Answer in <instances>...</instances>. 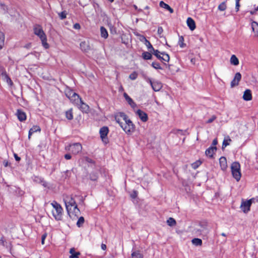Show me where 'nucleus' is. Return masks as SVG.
Here are the masks:
<instances>
[{"label": "nucleus", "instance_id": "nucleus-37", "mask_svg": "<svg viewBox=\"0 0 258 258\" xmlns=\"http://www.w3.org/2000/svg\"><path fill=\"white\" fill-rule=\"evenodd\" d=\"M231 140L228 137L227 139H225L223 142L222 144V149H223L224 148H225L227 146L229 145V142H231Z\"/></svg>", "mask_w": 258, "mask_h": 258}, {"label": "nucleus", "instance_id": "nucleus-21", "mask_svg": "<svg viewBox=\"0 0 258 258\" xmlns=\"http://www.w3.org/2000/svg\"><path fill=\"white\" fill-rule=\"evenodd\" d=\"M70 253L71 255L69 256V258H79V256L81 255V253L80 252H76L75 251V248H72L70 250Z\"/></svg>", "mask_w": 258, "mask_h": 258}, {"label": "nucleus", "instance_id": "nucleus-24", "mask_svg": "<svg viewBox=\"0 0 258 258\" xmlns=\"http://www.w3.org/2000/svg\"><path fill=\"white\" fill-rule=\"evenodd\" d=\"M230 62L231 64L237 66L239 64V60L236 56L234 54L232 55L230 57Z\"/></svg>", "mask_w": 258, "mask_h": 258}, {"label": "nucleus", "instance_id": "nucleus-34", "mask_svg": "<svg viewBox=\"0 0 258 258\" xmlns=\"http://www.w3.org/2000/svg\"><path fill=\"white\" fill-rule=\"evenodd\" d=\"M167 223L169 226H173L176 225V221L173 218L170 217L167 220Z\"/></svg>", "mask_w": 258, "mask_h": 258}, {"label": "nucleus", "instance_id": "nucleus-11", "mask_svg": "<svg viewBox=\"0 0 258 258\" xmlns=\"http://www.w3.org/2000/svg\"><path fill=\"white\" fill-rule=\"evenodd\" d=\"M149 81L152 89L156 92L160 91L162 88V84L159 81H152L151 79H149Z\"/></svg>", "mask_w": 258, "mask_h": 258}, {"label": "nucleus", "instance_id": "nucleus-2", "mask_svg": "<svg viewBox=\"0 0 258 258\" xmlns=\"http://www.w3.org/2000/svg\"><path fill=\"white\" fill-rule=\"evenodd\" d=\"M63 200L69 216L71 218L78 217L80 214V211L78 208L75 199L72 196L66 195L63 196Z\"/></svg>", "mask_w": 258, "mask_h": 258}, {"label": "nucleus", "instance_id": "nucleus-31", "mask_svg": "<svg viewBox=\"0 0 258 258\" xmlns=\"http://www.w3.org/2000/svg\"><path fill=\"white\" fill-rule=\"evenodd\" d=\"M161 54L163 55L161 56L160 60L165 61L166 62H168L170 59L169 55L168 54L165 53V52H161Z\"/></svg>", "mask_w": 258, "mask_h": 258}, {"label": "nucleus", "instance_id": "nucleus-62", "mask_svg": "<svg viewBox=\"0 0 258 258\" xmlns=\"http://www.w3.org/2000/svg\"><path fill=\"white\" fill-rule=\"evenodd\" d=\"M101 248L103 250H105L106 249V245L105 244H101Z\"/></svg>", "mask_w": 258, "mask_h": 258}, {"label": "nucleus", "instance_id": "nucleus-56", "mask_svg": "<svg viewBox=\"0 0 258 258\" xmlns=\"http://www.w3.org/2000/svg\"><path fill=\"white\" fill-rule=\"evenodd\" d=\"M239 7H240V4H239V3H236L235 9L236 10V12H238L239 11Z\"/></svg>", "mask_w": 258, "mask_h": 258}, {"label": "nucleus", "instance_id": "nucleus-49", "mask_svg": "<svg viewBox=\"0 0 258 258\" xmlns=\"http://www.w3.org/2000/svg\"><path fill=\"white\" fill-rule=\"evenodd\" d=\"M97 177H98V176L96 174L93 173L90 175V179L92 180H93V181L96 180L97 179Z\"/></svg>", "mask_w": 258, "mask_h": 258}, {"label": "nucleus", "instance_id": "nucleus-38", "mask_svg": "<svg viewBox=\"0 0 258 258\" xmlns=\"http://www.w3.org/2000/svg\"><path fill=\"white\" fill-rule=\"evenodd\" d=\"M84 223V217H80L78 221H77V225L79 227H80L81 226H82V225L83 224V223Z\"/></svg>", "mask_w": 258, "mask_h": 258}, {"label": "nucleus", "instance_id": "nucleus-63", "mask_svg": "<svg viewBox=\"0 0 258 258\" xmlns=\"http://www.w3.org/2000/svg\"><path fill=\"white\" fill-rule=\"evenodd\" d=\"M86 160L87 162H89V163L93 162L92 160L90 159V158H88V157L86 158Z\"/></svg>", "mask_w": 258, "mask_h": 258}, {"label": "nucleus", "instance_id": "nucleus-26", "mask_svg": "<svg viewBox=\"0 0 258 258\" xmlns=\"http://www.w3.org/2000/svg\"><path fill=\"white\" fill-rule=\"evenodd\" d=\"M100 33L102 37L106 39L108 37V34L107 30L103 26L100 28Z\"/></svg>", "mask_w": 258, "mask_h": 258}, {"label": "nucleus", "instance_id": "nucleus-36", "mask_svg": "<svg viewBox=\"0 0 258 258\" xmlns=\"http://www.w3.org/2000/svg\"><path fill=\"white\" fill-rule=\"evenodd\" d=\"M145 44L147 47L149 51L152 52L154 49L150 41H148V40H146V42H145Z\"/></svg>", "mask_w": 258, "mask_h": 258}, {"label": "nucleus", "instance_id": "nucleus-9", "mask_svg": "<svg viewBox=\"0 0 258 258\" xmlns=\"http://www.w3.org/2000/svg\"><path fill=\"white\" fill-rule=\"evenodd\" d=\"M109 130L107 126H103L101 127L99 133L100 135V137L102 140V141L107 143V138L106 136L108 134Z\"/></svg>", "mask_w": 258, "mask_h": 258}, {"label": "nucleus", "instance_id": "nucleus-55", "mask_svg": "<svg viewBox=\"0 0 258 258\" xmlns=\"http://www.w3.org/2000/svg\"><path fill=\"white\" fill-rule=\"evenodd\" d=\"M137 196V192L136 191H134L133 194L131 195V197L132 198L135 199Z\"/></svg>", "mask_w": 258, "mask_h": 258}, {"label": "nucleus", "instance_id": "nucleus-28", "mask_svg": "<svg viewBox=\"0 0 258 258\" xmlns=\"http://www.w3.org/2000/svg\"><path fill=\"white\" fill-rule=\"evenodd\" d=\"M132 257L133 258H143V255L139 251H136L132 252Z\"/></svg>", "mask_w": 258, "mask_h": 258}, {"label": "nucleus", "instance_id": "nucleus-29", "mask_svg": "<svg viewBox=\"0 0 258 258\" xmlns=\"http://www.w3.org/2000/svg\"><path fill=\"white\" fill-rule=\"evenodd\" d=\"M142 57L145 60L151 59L152 58V54L149 52H144L142 53Z\"/></svg>", "mask_w": 258, "mask_h": 258}, {"label": "nucleus", "instance_id": "nucleus-22", "mask_svg": "<svg viewBox=\"0 0 258 258\" xmlns=\"http://www.w3.org/2000/svg\"><path fill=\"white\" fill-rule=\"evenodd\" d=\"M40 130H41L39 126L34 125L32 128H31L30 129V130L29 131L28 139H30L31 136L33 133H34L37 131L40 132Z\"/></svg>", "mask_w": 258, "mask_h": 258}, {"label": "nucleus", "instance_id": "nucleus-20", "mask_svg": "<svg viewBox=\"0 0 258 258\" xmlns=\"http://www.w3.org/2000/svg\"><path fill=\"white\" fill-rule=\"evenodd\" d=\"M243 99L245 101H249L252 99V95L251 91L249 89H246L243 93Z\"/></svg>", "mask_w": 258, "mask_h": 258}, {"label": "nucleus", "instance_id": "nucleus-52", "mask_svg": "<svg viewBox=\"0 0 258 258\" xmlns=\"http://www.w3.org/2000/svg\"><path fill=\"white\" fill-rule=\"evenodd\" d=\"M0 7L4 11H5L6 10H7V6L4 4H3L2 3H0Z\"/></svg>", "mask_w": 258, "mask_h": 258}, {"label": "nucleus", "instance_id": "nucleus-59", "mask_svg": "<svg viewBox=\"0 0 258 258\" xmlns=\"http://www.w3.org/2000/svg\"><path fill=\"white\" fill-rule=\"evenodd\" d=\"M217 144H218L217 140L216 139H214V140L213 141L212 145H213V146H216Z\"/></svg>", "mask_w": 258, "mask_h": 258}, {"label": "nucleus", "instance_id": "nucleus-3", "mask_svg": "<svg viewBox=\"0 0 258 258\" xmlns=\"http://www.w3.org/2000/svg\"><path fill=\"white\" fill-rule=\"evenodd\" d=\"M34 33L40 39L42 46L45 48H49V45L47 42L46 35L43 31L41 26L39 25H35L34 27Z\"/></svg>", "mask_w": 258, "mask_h": 258}, {"label": "nucleus", "instance_id": "nucleus-33", "mask_svg": "<svg viewBox=\"0 0 258 258\" xmlns=\"http://www.w3.org/2000/svg\"><path fill=\"white\" fill-rule=\"evenodd\" d=\"M178 43L181 48L185 47L186 44L184 43V38L182 36L179 37Z\"/></svg>", "mask_w": 258, "mask_h": 258}, {"label": "nucleus", "instance_id": "nucleus-14", "mask_svg": "<svg viewBox=\"0 0 258 258\" xmlns=\"http://www.w3.org/2000/svg\"><path fill=\"white\" fill-rule=\"evenodd\" d=\"M70 100L73 103L78 106L80 105V103L82 102V99L80 97L79 95L76 93L73 94V96H72Z\"/></svg>", "mask_w": 258, "mask_h": 258}, {"label": "nucleus", "instance_id": "nucleus-47", "mask_svg": "<svg viewBox=\"0 0 258 258\" xmlns=\"http://www.w3.org/2000/svg\"><path fill=\"white\" fill-rule=\"evenodd\" d=\"M86 45L87 47H88V46L86 45V43L85 42H82L80 43V47L81 49L84 51L86 50V48H85V46Z\"/></svg>", "mask_w": 258, "mask_h": 258}, {"label": "nucleus", "instance_id": "nucleus-8", "mask_svg": "<svg viewBox=\"0 0 258 258\" xmlns=\"http://www.w3.org/2000/svg\"><path fill=\"white\" fill-rule=\"evenodd\" d=\"M0 71L1 72V76L2 77V79L4 81H6V82L10 85H11V86L12 85L13 82L11 80V79H10V78L9 77V76L8 75V74H7L6 70L4 69V68L3 67H1L0 68Z\"/></svg>", "mask_w": 258, "mask_h": 258}, {"label": "nucleus", "instance_id": "nucleus-45", "mask_svg": "<svg viewBox=\"0 0 258 258\" xmlns=\"http://www.w3.org/2000/svg\"><path fill=\"white\" fill-rule=\"evenodd\" d=\"M75 92H73L72 90L69 91L66 93V96L71 100L72 96H73V94H75Z\"/></svg>", "mask_w": 258, "mask_h": 258}, {"label": "nucleus", "instance_id": "nucleus-32", "mask_svg": "<svg viewBox=\"0 0 258 258\" xmlns=\"http://www.w3.org/2000/svg\"><path fill=\"white\" fill-rule=\"evenodd\" d=\"M5 35L2 32H0V50L3 48L4 45Z\"/></svg>", "mask_w": 258, "mask_h": 258}, {"label": "nucleus", "instance_id": "nucleus-7", "mask_svg": "<svg viewBox=\"0 0 258 258\" xmlns=\"http://www.w3.org/2000/svg\"><path fill=\"white\" fill-rule=\"evenodd\" d=\"M82 149V145L77 143L70 145L69 150L74 154H77L81 152Z\"/></svg>", "mask_w": 258, "mask_h": 258}, {"label": "nucleus", "instance_id": "nucleus-41", "mask_svg": "<svg viewBox=\"0 0 258 258\" xmlns=\"http://www.w3.org/2000/svg\"><path fill=\"white\" fill-rule=\"evenodd\" d=\"M154 55H155L158 59H160L161 58V56L159 54V53H161V52H160L158 50L154 49L151 52Z\"/></svg>", "mask_w": 258, "mask_h": 258}, {"label": "nucleus", "instance_id": "nucleus-5", "mask_svg": "<svg viewBox=\"0 0 258 258\" xmlns=\"http://www.w3.org/2000/svg\"><path fill=\"white\" fill-rule=\"evenodd\" d=\"M209 232L207 224L205 222H201L196 225L194 229V232L197 235L206 236Z\"/></svg>", "mask_w": 258, "mask_h": 258}, {"label": "nucleus", "instance_id": "nucleus-12", "mask_svg": "<svg viewBox=\"0 0 258 258\" xmlns=\"http://www.w3.org/2000/svg\"><path fill=\"white\" fill-rule=\"evenodd\" d=\"M241 79V75L240 73H236L235 76L231 82V87L233 88L239 84V82Z\"/></svg>", "mask_w": 258, "mask_h": 258}, {"label": "nucleus", "instance_id": "nucleus-16", "mask_svg": "<svg viewBox=\"0 0 258 258\" xmlns=\"http://www.w3.org/2000/svg\"><path fill=\"white\" fill-rule=\"evenodd\" d=\"M123 96L126 100V101L128 102V104L133 108L136 107V103L133 101V100L127 95L126 93H123Z\"/></svg>", "mask_w": 258, "mask_h": 258}, {"label": "nucleus", "instance_id": "nucleus-4", "mask_svg": "<svg viewBox=\"0 0 258 258\" xmlns=\"http://www.w3.org/2000/svg\"><path fill=\"white\" fill-rule=\"evenodd\" d=\"M50 204L53 208L51 211L53 217L57 221L61 220L63 214V209L62 207L55 201H53Z\"/></svg>", "mask_w": 258, "mask_h": 258}, {"label": "nucleus", "instance_id": "nucleus-46", "mask_svg": "<svg viewBox=\"0 0 258 258\" xmlns=\"http://www.w3.org/2000/svg\"><path fill=\"white\" fill-rule=\"evenodd\" d=\"M159 6L162 7V8H163L165 9H166L167 8H169V5L165 4L164 2L163 1H161L159 3Z\"/></svg>", "mask_w": 258, "mask_h": 258}, {"label": "nucleus", "instance_id": "nucleus-53", "mask_svg": "<svg viewBox=\"0 0 258 258\" xmlns=\"http://www.w3.org/2000/svg\"><path fill=\"white\" fill-rule=\"evenodd\" d=\"M158 34L160 35L163 32V29L161 27H159L158 28Z\"/></svg>", "mask_w": 258, "mask_h": 258}, {"label": "nucleus", "instance_id": "nucleus-40", "mask_svg": "<svg viewBox=\"0 0 258 258\" xmlns=\"http://www.w3.org/2000/svg\"><path fill=\"white\" fill-rule=\"evenodd\" d=\"M202 162L200 161H197L196 162L193 163L191 164V167L192 168L196 169H197L201 164Z\"/></svg>", "mask_w": 258, "mask_h": 258}, {"label": "nucleus", "instance_id": "nucleus-15", "mask_svg": "<svg viewBox=\"0 0 258 258\" xmlns=\"http://www.w3.org/2000/svg\"><path fill=\"white\" fill-rule=\"evenodd\" d=\"M16 115L20 121H23L26 119V113L22 110L18 109L16 112Z\"/></svg>", "mask_w": 258, "mask_h": 258}, {"label": "nucleus", "instance_id": "nucleus-43", "mask_svg": "<svg viewBox=\"0 0 258 258\" xmlns=\"http://www.w3.org/2000/svg\"><path fill=\"white\" fill-rule=\"evenodd\" d=\"M58 15H59L60 19L63 20L66 18L67 13L66 11H63V12H61V13H59Z\"/></svg>", "mask_w": 258, "mask_h": 258}, {"label": "nucleus", "instance_id": "nucleus-6", "mask_svg": "<svg viewBox=\"0 0 258 258\" xmlns=\"http://www.w3.org/2000/svg\"><path fill=\"white\" fill-rule=\"evenodd\" d=\"M231 169L233 177L236 181H239L241 176L240 164L238 162H233L231 165Z\"/></svg>", "mask_w": 258, "mask_h": 258}, {"label": "nucleus", "instance_id": "nucleus-42", "mask_svg": "<svg viewBox=\"0 0 258 258\" xmlns=\"http://www.w3.org/2000/svg\"><path fill=\"white\" fill-rule=\"evenodd\" d=\"M152 66L155 69H162L160 64L158 62H153L152 63Z\"/></svg>", "mask_w": 258, "mask_h": 258}, {"label": "nucleus", "instance_id": "nucleus-13", "mask_svg": "<svg viewBox=\"0 0 258 258\" xmlns=\"http://www.w3.org/2000/svg\"><path fill=\"white\" fill-rule=\"evenodd\" d=\"M136 114L142 121L146 122L148 120V117L147 114L141 109H138L136 112Z\"/></svg>", "mask_w": 258, "mask_h": 258}, {"label": "nucleus", "instance_id": "nucleus-1", "mask_svg": "<svg viewBox=\"0 0 258 258\" xmlns=\"http://www.w3.org/2000/svg\"><path fill=\"white\" fill-rule=\"evenodd\" d=\"M115 119L123 131L127 135H131L135 131V125L128 116L123 112H119Z\"/></svg>", "mask_w": 258, "mask_h": 258}, {"label": "nucleus", "instance_id": "nucleus-39", "mask_svg": "<svg viewBox=\"0 0 258 258\" xmlns=\"http://www.w3.org/2000/svg\"><path fill=\"white\" fill-rule=\"evenodd\" d=\"M138 73L136 72H134L129 76V78L132 80H136L138 77Z\"/></svg>", "mask_w": 258, "mask_h": 258}, {"label": "nucleus", "instance_id": "nucleus-60", "mask_svg": "<svg viewBox=\"0 0 258 258\" xmlns=\"http://www.w3.org/2000/svg\"><path fill=\"white\" fill-rule=\"evenodd\" d=\"M166 10H168L170 13L173 12V10L169 6V8H167Z\"/></svg>", "mask_w": 258, "mask_h": 258}, {"label": "nucleus", "instance_id": "nucleus-61", "mask_svg": "<svg viewBox=\"0 0 258 258\" xmlns=\"http://www.w3.org/2000/svg\"><path fill=\"white\" fill-rule=\"evenodd\" d=\"M140 39L141 40V41H145V42H146V40H147L144 36L142 35L140 37Z\"/></svg>", "mask_w": 258, "mask_h": 258}, {"label": "nucleus", "instance_id": "nucleus-48", "mask_svg": "<svg viewBox=\"0 0 258 258\" xmlns=\"http://www.w3.org/2000/svg\"><path fill=\"white\" fill-rule=\"evenodd\" d=\"M186 131H183L181 130H176L175 131V133L176 134H181V135H185Z\"/></svg>", "mask_w": 258, "mask_h": 258}, {"label": "nucleus", "instance_id": "nucleus-64", "mask_svg": "<svg viewBox=\"0 0 258 258\" xmlns=\"http://www.w3.org/2000/svg\"><path fill=\"white\" fill-rule=\"evenodd\" d=\"M8 162L7 161H4V165L5 167H7L8 166Z\"/></svg>", "mask_w": 258, "mask_h": 258}, {"label": "nucleus", "instance_id": "nucleus-57", "mask_svg": "<svg viewBox=\"0 0 258 258\" xmlns=\"http://www.w3.org/2000/svg\"><path fill=\"white\" fill-rule=\"evenodd\" d=\"M71 155L70 154H67L64 155V158L67 160H69L71 159Z\"/></svg>", "mask_w": 258, "mask_h": 258}, {"label": "nucleus", "instance_id": "nucleus-44", "mask_svg": "<svg viewBox=\"0 0 258 258\" xmlns=\"http://www.w3.org/2000/svg\"><path fill=\"white\" fill-rule=\"evenodd\" d=\"M216 118H217L216 116L215 115H213L206 121V123H211L212 122H213Z\"/></svg>", "mask_w": 258, "mask_h": 258}, {"label": "nucleus", "instance_id": "nucleus-10", "mask_svg": "<svg viewBox=\"0 0 258 258\" xmlns=\"http://www.w3.org/2000/svg\"><path fill=\"white\" fill-rule=\"evenodd\" d=\"M251 203V200L242 202L240 206L242 211L245 213H247L250 210Z\"/></svg>", "mask_w": 258, "mask_h": 258}, {"label": "nucleus", "instance_id": "nucleus-58", "mask_svg": "<svg viewBox=\"0 0 258 258\" xmlns=\"http://www.w3.org/2000/svg\"><path fill=\"white\" fill-rule=\"evenodd\" d=\"M14 157L16 161H19L21 159L20 157H19L17 154H14Z\"/></svg>", "mask_w": 258, "mask_h": 258}, {"label": "nucleus", "instance_id": "nucleus-18", "mask_svg": "<svg viewBox=\"0 0 258 258\" xmlns=\"http://www.w3.org/2000/svg\"><path fill=\"white\" fill-rule=\"evenodd\" d=\"M219 163L222 170H225L227 167V160L225 157H221L219 159Z\"/></svg>", "mask_w": 258, "mask_h": 258}, {"label": "nucleus", "instance_id": "nucleus-25", "mask_svg": "<svg viewBox=\"0 0 258 258\" xmlns=\"http://www.w3.org/2000/svg\"><path fill=\"white\" fill-rule=\"evenodd\" d=\"M251 28L255 36H258V23L254 21L252 22L251 23Z\"/></svg>", "mask_w": 258, "mask_h": 258}, {"label": "nucleus", "instance_id": "nucleus-30", "mask_svg": "<svg viewBox=\"0 0 258 258\" xmlns=\"http://www.w3.org/2000/svg\"><path fill=\"white\" fill-rule=\"evenodd\" d=\"M191 241L192 244L196 246H201L202 244V240L199 238H194Z\"/></svg>", "mask_w": 258, "mask_h": 258}, {"label": "nucleus", "instance_id": "nucleus-35", "mask_svg": "<svg viewBox=\"0 0 258 258\" xmlns=\"http://www.w3.org/2000/svg\"><path fill=\"white\" fill-rule=\"evenodd\" d=\"M227 9V5L226 2H224L221 3L218 7V9L221 11H224Z\"/></svg>", "mask_w": 258, "mask_h": 258}, {"label": "nucleus", "instance_id": "nucleus-27", "mask_svg": "<svg viewBox=\"0 0 258 258\" xmlns=\"http://www.w3.org/2000/svg\"><path fill=\"white\" fill-rule=\"evenodd\" d=\"M66 116L69 120H72L73 118V109L72 108L66 112Z\"/></svg>", "mask_w": 258, "mask_h": 258}, {"label": "nucleus", "instance_id": "nucleus-17", "mask_svg": "<svg viewBox=\"0 0 258 258\" xmlns=\"http://www.w3.org/2000/svg\"><path fill=\"white\" fill-rule=\"evenodd\" d=\"M186 23L190 30L193 31L196 29L195 22L191 18L188 17L187 19Z\"/></svg>", "mask_w": 258, "mask_h": 258}, {"label": "nucleus", "instance_id": "nucleus-19", "mask_svg": "<svg viewBox=\"0 0 258 258\" xmlns=\"http://www.w3.org/2000/svg\"><path fill=\"white\" fill-rule=\"evenodd\" d=\"M217 148L216 147L212 146L207 149L205 152L206 156L211 158L213 157V155L216 151Z\"/></svg>", "mask_w": 258, "mask_h": 258}, {"label": "nucleus", "instance_id": "nucleus-23", "mask_svg": "<svg viewBox=\"0 0 258 258\" xmlns=\"http://www.w3.org/2000/svg\"><path fill=\"white\" fill-rule=\"evenodd\" d=\"M80 109L82 110V111L88 113L89 111V106L86 103H84L82 100V102L80 103Z\"/></svg>", "mask_w": 258, "mask_h": 258}, {"label": "nucleus", "instance_id": "nucleus-54", "mask_svg": "<svg viewBox=\"0 0 258 258\" xmlns=\"http://www.w3.org/2000/svg\"><path fill=\"white\" fill-rule=\"evenodd\" d=\"M46 237V234H43L42 236V237H41V243L42 244H44V240H45V239Z\"/></svg>", "mask_w": 258, "mask_h": 258}, {"label": "nucleus", "instance_id": "nucleus-51", "mask_svg": "<svg viewBox=\"0 0 258 258\" xmlns=\"http://www.w3.org/2000/svg\"><path fill=\"white\" fill-rule=\"evenodd\" d=\"M31 46H32L31 43H28L25 44L24 46V47L26 49H29L31 47Z\"/></svg>", "mask_w": 258, "mask_h": 258}, {"label": "nucleus", "instance_id": "nucleus-50", "mask_svg": "<svg viewBox=\"0 0 258 258\" xmlns=\"http://www.w3.org/2000/svg\"><path fill=\"white\" fill-rule=\"evenodd\" d=\"M73 28L75 29H80L81 28L80 25L79 23H76L74 25Z\"/></svg>", "mask_w": 258, "mask_h": 258}]
</instances>
